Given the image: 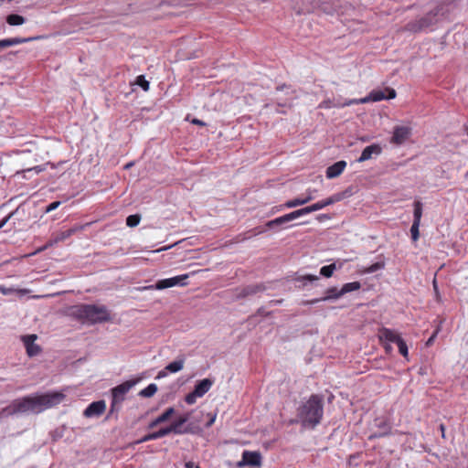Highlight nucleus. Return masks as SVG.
<instances>
[{
	"instance_id": "f257e3e1",
	"label": "nucleus",
	"mask_w": 468,
	"mask_h": 468,
	"mask_svg": "<svg viewBox=\"0 0 468 468\" xmlns=\"http://www.w3.org/2000/svg\"><path fill=\"white\" fill-rule=\"evenodd\" d=\"M64 398L65 395L58 391L26 396L13 400L10 405L4 408L0 412V417L5 418L20 413H39L58 405Z\"/></svg>"
},
{
	"instance_id": "0eeeda50",
	"label": "nucleus",
	"mask_w": 468,
	"mask_h": 468,
	"mask_svg": "<svg viewBox=\"0 0 468 468\" xmlns=\"http://www.w3.org/2000/svg\"><path fill=\"white\" fill-rule=\"evenodd\" d=\"M265 290L266 286L263 283L249 284L243 287L236 288L234 297L236 300L244 299L262 292Z\"/></svg>"
},
{
	"instance_id": "2eb2a0df",
	"label": "nucleus",
	"mask_w": 468,
	"mask_h": 468,
	"mask_svg": "<svg viewBox=\"0 0 468 468\" xmlns=\"http://www.w3.org/2000/svg\"><path fill=\"white\" fill-rule=\"evenodd\" d=\"M85 228L83 225L75 226L73 228H70L67 230L61 231L58 233L52 240H50L49 245L56 244L61 241H64L65 239H69L70 236L75 234L78 231L82 230Z\"/></svg>"
},
{
	"instance_id": "c03bdc74",
	"label": "nucleus",
	"mask_w": 468,
	"mask_h": 468,
	"mask_svg": "<svg viewBox=\"0 0 468 468\" xmlns=\"http://www.w3.org/2000/svg\"><path fill=\"white\" fill-rule=\"evenodd\" d=\"M60 205V202L59 201H54L52 203H50L45 209V212L46 213H48L50 211H53L55 209H57Z\"/></svg>"
},
{
	"instance_id": "2f4dec72",
	"label": "nucleus",
	"mask_w": 468,
	"mask_h": 468,
	"mask_svg": "<svg viewBox=\"0 0 468 468\" xmlns=\"http://www.w3.org/2000/svg\"><path fill=\"white\" fill-rule=\"evenodd\" d=\"M335 269H336L335 263L323 266L320 270V274L325 278H330V277H332Z\"/></svg>"
},
{
	"instance_id": "bb28decb",
	"label": "nucleus",
	"mask_w": 468,
	"mask_h": 468,
	"mask_svg": "<svg viewBox=\"0 0 468 468\" xmlns=\"http://www.w3.org/2000/svg\"><path fill=\"white\" fill-rule=\"evenodd\" d=\"M319 207H320V205H318V203L316 202V203H314V204H313L311 206H308V207H305L294 210L293 213H294L296 218H300L302 216H304L306 214H309V213L320 210Z\"/></svg>"
},
{
	"instance_id": "9b49d317",
	"label": "nucleus",
	"mask_w": 468,
	"mask_h": 468,
	"mask_svg": "<svg viewBox=\"0 0 468 468\" xmlns=\"http://www.w3.org/2000/svg\"><path fill=\"white\" fill-rule=\"evenodd\" d=\"M37 338V335H27L22 336V341L26 347L27 354L30 357L37 356L41 351L40 346L35 344Z\"/></svg>"
},
{
	"instance_id": "c85d7f7f",
	"label": "nucleus",
	"mask_w": 468,
	"mask_h": 468,
	"mask_svg": "<svg viewBox=\"0 0 468 468\" xmlns=\"http://www.w3.org/2000/svg\"><path fill=\"white\" fill-rule=\"evenodd\" d=\"M157 391V386L154 383L149 384L145 388L142 389L139 392V396L144 398H151L153 397Z\"/></svg>"
},
{
	"instance_id": "e2e57ef3",
	"label": "nucleus",
	"mask_w": 468,
	"mask_h": 468,
	"mask_svg": "<svg viewBox=\"0 0 468 468\" xmlns=\"http://www.w3.org/2000/svg\"><path fill=\"white\" fill-rule=\"evenodd\" d=\"M440 428H441V431H442V433H443V432H444V426H443V425H441V426H440Z\"/></svg>"
},
{
	"instance_id": "3c124183",
	"label": "nucleus",
	"mask_w": 468,
	"mask_h": 468,
	"mask_svg": "<svg viewBox=\"0 0 468 468\" xmlns=\"http://www.w3.org/2000/svg\"><path fill=\"white\" fill-rule=\"evenodd\" d=\"M276 99L278 100L277 104H278V106H279V107H287V106H290V105H291V104H290V103H288L287 101L282 102V101H281V99H280L279 97H277Z\"/></svg>"
},
{
	"instance_id": "7c9ffc66",
	"label": "nucleus",
	"mask_w": 468,
	"mask_h": 468,
	"mask_svg": "<svg viewBox=\"0 0 468 468\" xmlns=\"http://www.w3.org/2000/svg\"><path fill=\"white\" fill-rule=\"evenodd\" d=\"M422 216V204L420 201L414 202L413 222H420Z\"/></svg>"
},
{
	"instance_id": "ddd939ff",
	"label": "nucleus",
	"mask_w": 468,
	"mask_h": 468,
	"mask_svg": "<svg viewBox=\"0 0 468 468\" xmlns=\"http://www.w3.org/2000/svg\"><path fill=\"white\" fill-rule=\"evenodd\" d=\"M106 409V403L104 400H98L90 403L86 410H84L83 414L87 418L91 417H99L101 416Z\"/></svg>"
},
{
	"instance_id": "603ef678",
	"label": "nucleus",
	"mask_w": 468,
	"mask_h": 468,
	"mask_svg": "<svg viewBox=\"0 0 468 468\" xmlns=\"http://www.w3.org/2000/svg\"><path fill=\"white\" fill-rule=\"evenodd\" d=\"M156 282L152 285H147L142 288L143 291H150V290H156Z\"/></svg>"
},
{
	"instance_id": "de8ad7c7",
	"label": "nucleus",
	"mask_w": 468,
	"mask_h": 468,
	"mask_svg": "<svg viewBox=\"0 0 468 468\" xmlns=\"http://www.w3.org/2000/svg\"><path fill=\"white\" fill-rule=\"evenodd\" d=\"M191 122L193 124L199 125V126H205L206 125V122H204L203 121H201L199 119H197V118L192 119Z\"/></svg>"
},
{
	"instance_id": "412c9836",
	"label": "nucleus",
	"mask_w": 468,
	"mask_h": 468,
	"mask_svg": "<svg viewBox=\"0 0 468 468\" xmlns=\"http://www.w3.org/2000/svg\"><path fill=\"white\" fill-rule=\"evenodd\" d=\"M213 383L214 380L210 378H204L198 381L194 388L195 394L200 398L203 397L211 388Z\"/></svg>"
},
{
	"instance_id": "dca6fc26",
	"label": "nucleus",
	"mask_w": 468,
	"mask_h": 468,
	"mask_svg": "<svg viewBox=\"0 0 468 468\" xmlns=\"http://www.w3.org/2000/svg\"><path fill=\"white\" fill-rule=\"evenodd\" d=\"M382 152V149L379 144H373L368 146H367L361 153L360 157L357 159V162L362 163L367 160H369L372 158V156L378 155Z\"/></svg>"
},
{
	"instance_id": "cd10ccee",
	"label": "nucleus",
	"mask_w": 468,
	"mask_h": 468,
	"mask_svg": "<svg viewBox=\"0 0 468 468\" xmlns=\"http://www.w3.org/2000/svg\"><path fill=\"white\" fill-rule=\"evenodd\" d=\"M26 19L24 16H20V15H16V14H11L9 16H7L6 17V22L10 25V26H20V25H23L25 23Z\"/></svg>"
},
{
	"instance_id": "7ed1b4c3",
	"label": "nucleus",
	"mask_w": 468,
	"mask_h": 468,
	"mask_svg": "<svg viewBox=\"0 0 468 468\" xmlns=\"http://www.w3.org/2000/svg\"><path fill=\"white\" fill-rule=\"evenodd\" d=\"M70 314L90 324L107 322L111 319L110 313L104 305L79 304L70 308Z\"/></svg>"
},
{
	"instance_id": "c756f323",
	"label": "nucleus",
	"mask_w": 468,
	"mask_h": 468,
	"mask_svg": "<svg viewBox=\"0 0 468 468\" xmlns=\"http://www.w3.org/2000/svg\"><path fill=\"white\" fill-rule=\"evenodd\" d=\"M188 277H189V274L186 273V274H182V275H178V276H175V277L170 278L171 279V282H172V287H174V286H186L187 284L186 280Z\"/></svg>"
},
{
	"instance_id": "bf43d9fd",
	"label": "nucleus",
	"mask_w": 468,
	"mask_h": 468,
	"mask_svg": "<svg viewBox=\"0 0 468 468\" xmlns=\"http://www.w3.org/2000/svg\"><path fill=\"white\" fill-rule=\"evenodd\" d=\"M194 463L193 462H187L186 463L185 466L186 468H193L194 467Z\"/></svg>"
},
{
	"instance_id": "6e6d98bb",
	"label": "nucleus",
	"mask_w": 468,
	"mask_h": 468,
	"mask_svg": "<svg viewBox=\"0 0 468 468\" xmlns=\"http://www.w3.org/2000/svg\"><path fill=\"white\" fill-rule=\"evenodd\" d=\"M321 301H322L321 298H319V299H313V300H310V301L306 302V304H314V303H319Z\"/></svg>"
},
{
	"instance_id": "6e6552de",
	"label": "nucleus",
	"mask_w": 468,
	"mask_h": 468,
	"mask_svg": "<svg viewBox=\"0 0 468 468\" xmlns=\"http://www.w3.org/2000/svg\"><path fill=\"white\" fill-rule=\"evenodd\" d=\"M262 457L259 452L244 451L241 460L237 463L239 468L245 466L260 467L261 465Z\"/></svg>"
},
{
	"instance_id": "13d9d810",
	"label": "nucleus",
	"mask_w": 468,
	"mask_h": 468,
	"mask_svg": "<svg viewBox=\"0 0 468 468\" xmlns=\"http://www.w3.org/2000/svg\"><path fill=\"white\" fill-rule=\"evenodd\" d=\"M31 170H35L37 173H39V172L43 171V168L41 166H35V167L29 169L28 171H31Z\"/></svg>"
},
{
	"instance_id": "09e8293b",
	"label": "nucleus",
	"mask_w": 468,
	"mask_h": 468,
	"mask_svg": "<svg viewBox=\"0 0 468 468\" xmlns=\"http://www.w3.org/2000/svg\"><path fill=\"white\" fill-rule=\"evenodd\" d=\"M12 213L9 214L7 217L4 218L1 221H0V229L8 222L9 218L12 217Z\"/></svg>"
},
{
	"instance_id": "aec40b11",
	"label": "nucleus",
	"mask_w": 468,
	"mask_h": 468,
	"mask_svg": "<svg viewBox=\"0 0 468 468\" xmlns=\"http://www.w3.org/2000/svg\"><path fill=\"white\" fill-rule=\"evenodd\" d=\"M379 339L382 342L398 344L402 338L395 331L383 328L379 331Z\"/></svg>"
},
{
	"instance_id": "20e7f679",
	"label": "nucleus",
	"mask_w": 468,
	"mask_h": 468,
	"mask_svg": "<svg viewBox=\"0 0 468 468\" xmlns=\"http://www.w3.org/2000/svg\"><path fill=\"white\" fill-rule=\"evenodd\" d=\"M445 14V5H439L423 16L409 21L403 27L404 31L410 33L423 32L436 25Z\"/></svg>"
},
{
	"instance_id": "e433bc0d",
	"label": "nucleus",
	"mask_w": 468,
	"mask_h": 468,
	"mask_svg": "<svg viewBox=\"0 0 468 468\" xmlns=\"http://www.w3.org/2000/svg\"><path fill=\"white\" fill-rule=\"evenodd\" d=\"M420 222H413L410 228L411 239L413 241H417L420 237L419 228Z\"/></svg>"
},
{
	"instance_id": "ea45409f",
	"label": "nucleus",
	"mask_w": 468,
	"mask_h": 468,
	"mask_svg": "<svg viewBox=\"0 0 468 468\" xmlns=\"http://www.w3.org/2000/svg\"><path fill=\"white\" fill-rule=\"evenodd\" d=\"M350 195H351V193L349 191L346 190L341 193L334 194L333 196H331V197H332L333 203L335 204L336 202L341 201L343 198H345L346 197H348Z\"/></svg>"
},
{
	"instance_id": "72a5a7b5",
	"label": "nucleus",
	"mask_w": 468,
	"mask_h": 468,
	"mask_svg": "<svg viewBox=\"0 0 468 468\" xmlns=\"http://www.w3.org/2000/svg\"><path fill=\"white\" fill-rule=\"evenodd\" d=\"M141 216L138 214L130 215L126 218V225L130 228H134L139 225Z\"/></svg>"
},
{
	"instance_id": "58836bf2",
	"label": "nucleus",
	"mask_w": 468,
	"mask_h": 468,
	"mask_svg": "<svg viewBox=\"0 0 468 468\" xmlns=\"http://www.w3.org/2000/svg\"><path fill=\"white\" fill-rule=\"evenodd\" d=\"M398 347H399V353L406 358H408V355H409V352H408V346H407V344L406 342L401 339L399 341V343L397 344Z\"/></svg>"
},
{
	"instance_id": "1a4fd4ad",
	"label": "nucleus",
	"mask_w": 468,
	"mask_h": 468,
	"mask_svg": "<svg viewBox=\"0 0 468 468\" xmlns=\"http://www.w3.org/2000/svg\"><path fill=\"white\" fill-rule=\"evenodd\" d=\"M188 420H189V414H185L183 416H180L171 425L167 426L169 433H175V434L193 433V430L190 425L183 427V425L186 422H187Z\"/></svg>"
},
{
	"instance_id": "b1692460",
	"label": "nucleus",
	"mask_w": 468,
	"mask_h": 468,
	"mask_svg": "<svg viewBox=\"0 0 468 468\" xmlns=\"http://www.w3.org/2000/svg\"><path fill=\"white\" fill-rule=\"evenodd\" d=\"M360 288H361V283L359 282H347L343 285V287L339 290L337 294L331 295L330 297H332V296L341 297V296L345 295L346 293H348V292H351L354 291H357Z\"/></svg>"
},
{
	"instance_id": "a19ab883",
	"label": "nucleus",
	"mask_w": 468,
	"mask_h": 468,
	"mask_svg": "<svg viewBox=\"0 0 468 468\" xmlns=\"http://www.w3.org/2000/svg\"><path fill=\"white\" fill-rule=\"evenodd\" d=\"M197 398H200L198 395H196L195 394V391L193 390L192 392L188 393L186 398H185V401L188 404V405H192L196 402L197 399Z\"/></svg>"
},
{
	"instance_id": "c9c22d12",
	"label": "nucleus",
	"mask_w": 468,
	"mask_h": 468,
	"mask_svg": "<svg viewBox=\"0 0 468 468\" xmlns=\"http://www.w3.org/2000/svg\"><path fill=\"white\" fill-rule=\"evenodd\" d=\"M156 290H165L172 287L171 279H163L156 282Z\"/></svg>"
},
{
	"instance_id": "79ce46f5",
	"label": "nucleus",
	"mask_w": 468,
	"mask_h": 468,
	"mask_svg": "<svg viewBox=\"0 0 468 468\" xmlns=\"http://www.w3.org/2000/svg\"><path fill=\"white\" fill-rule=\"evenodd\" d=\"M318 279L319 278L316 275L307 274V275L299 277L297 280L300 282L308 281V282H312L317 281Z\"/></svg>"
},
{
	"instance_id": "4c0bfd02",
	"label": "nucleus",
	"mask_w": 468,
	"mask_h": 468,
	"mask_svg": "<svg viewBox=\"0 0 468 468\" xmlns=\"http://www.w3.org/2000/svg\"><path fill=\"white\" fill-rule=\"evenodd\" d=\"M338 292H339V290H337L336 287H331V288L327 289L326 295L324 297H322L321 300H323V301L336 300L339 297H335V296L329 297V296L337 294Z\"/></svg>"
},
{
	"instance_id": "0e129e2a",
	"label": "nucleus",
	"mask_w": 468,
	"mask_h": 468,
	"mask_svg": "<svg viewBox=\"0 0 468 468\" xmlns=\"http://www.w3.org/2000/svg\"><path fill=\"white\" fill-rule=\"evenodd\" d=\"M195 468H200L198 465H197Z\"/></svg>"
},
{
	"instance_id": "f704fd0d",
	"label": "nucleus",
	"mask_w": 468,
	"mask_h": 468,
	"mask_svg": "<svg viewBox=\"0 0 468 468\" xmlns=\"http://www.w3.org/2000/svg\"><path fill=\"white\" fill-rule=\"evenodd\" d=\"M135 84L142 87V89L144 91H147L149 90V81L145 80V77L144 75H139L136 78Z\"/></svg>"
},
{
	"instance_id": "a18cd8bd",
	"label": "nucleus",
	"mask_w": 468,
	"mask_h": 468,
	"mask_svg": "<svg viewBox=\"0 0 468 468\" xmlns=\"http://www.w3.org/2000/svg\"><path fill=\"white\" fill-rule=\"evenodd\" d=\"M317 203H318V205H320V207H319L320 209H322L329 205L334 204L331 197L324 200L318 201Z\"/></svg>"
},
{
	"instance_id": "37998d69",
	"label": "nucleus",
	"mask_w": 468,
	"mask_h": 468,
	"mask_svg": "<svg viewBox=\"0 0 468 468\" xmlns=\"http://www.w3.org/2000/svg\"><path fill=\"white\" fill-rule=\"evenodd\" d=\"M319 8L321 11H323L324 13H325L327 15L334 14V9L332 7H330L327 4H324V3L321 4Z\"/></svg>"
},
{
	"instance_id": "a878e982",
	"label": "nucleus",
	"mask_w": 468,
	"mask_h": 468,
	"mask_svg": "<svg viewBox=\"0 0 468 468\" xmlns=\"http://www.w3.org/2000/svg\"><path fill=\"white\" fill-rule=\"evenodd\" d=\"M347 100L342 101L340 100H327L321 102L319 105L320 108L329 109V108H343L346 106H350L351 104H344Z\"/></svg>"
},
{
	"instance_id": "f03ea898",
	"label": "nucleus",
	"mask_w": 468,
	"mask_h": 468,
	"mask_svg": "<svg viewBox=\"0 0 468 468\" xmlns=\"http://www.w3.org/2000/svg\"><path fill=\"white\" fill-rule=\"evenodd\" d=\"M323 398L314 394L298 409L297 417L303 427L314 429L323 418Z\"/></svg>"
},
{
	"instance_id": "4d7b16f0",
	"label": "nucleus",
	"mask_w": 468,
	"mask_h": 468,
	"mask_svg": "<svg viewBox=\"0 0 468 468\" xmlns=\"http://www.w3.org/2000/svg\"><path fill=\"white\" fill-rule=\"evenodd\" d=\"M215 420H216V416H213V417L208 420V422L207 423V427H210V426H212V424L214 423Z\"/></svg>"
},
{
	"instance_id": "864d4df0",
	"label": "nucleus",
	"mask_w": 468,
	"mask_h": 468,
	"mask_svg": "<svg viewBox=\"0 0 468 468\" xmlns=\"http://www.w3.org/2000/svg\"><path fill=\"white\" fill-rule=\"evenodd\" d=\"M330 218V216L327 215V214H321L317 217V219L319 221H323L324 219H329Z\"/></svg>"
},
{
	"instance_id": "052dcab7",
	"label": "nucleus",
	"mask_w": 468,
	"mask_h": 468,
	"mask_svg": "<svg viewBox=\"0 0 468 468\" xmlns=\"http://www.w3.org/2000/svg\"><path fill=\"white\" fill-rule=\"evenodd\" d=\"M385 349H386L388 352H390V351H391V349H392V347H391V346H390L389 344H386V345H385Z\"/></svg>"
},
{
	"instance_id": "473e14b6",
	"label": "nucleus",
	"mask_w": 468,
	"mask_h": 468,
	"mask_svg": "<svg viewBox=\"0 0 468 468\" xmlns=\"http://www.w3.org/2000/svg\"><path fill=\"white\" fill-rule=\"evenodd\" d=\"M385 268V262L383 261H378L369 267L363 270L364 273H373Z\"/></svg>"
},
{
	"instance_id": "393cba45",
	"label": "nucleus",
	"mask_w": 468,
	"mask_h": 468,
	"mask_svg": "<svg viewBox=\"0 0 468 468\" xmlns=\"http://www.w3.org/2000/svg\"><path fill=\"white\" fill-rule=\"evenodd\" d=\"M185 364V357L181 356L176 359L175 361L169 363L165 367V370L171 372V373H176L183 369Z\"/></svg>"
},
{
	"instance_id": "5fc2aeb1",
	"label": "nucleus",
	"mask_w": 468,
	"mask_h": 468,
	"mask_svg": "<svg viewBox=\"0 0 468 468\" xmlns=\"http://www.w3.org/2000/svg\"><path fill=\"white\" fill-rule=\"evenodd\" d=\"M166 371H167V370H165V369H163V370H161V371H159V372H158V374H157V376H156V378H161L165 377V376L167 375V374H166Z\"/></svg>"
},
{
	"instance_id": "a211bd4d",
	"label": "nucleus",
	"mask_w": 468,
	"mask_h": 468,
	"mask_svg": "<svg viewBox=\"0 0 468 468\" xmlns=\"http://www.w3.org/2000/svg\"><path fill=\"white\" fill-rule=\"evenodd\" d=\"M38 38H40V37H13V38L1 39L0 40V49L5 48H8L11 46L18 45V44L27 43V42H30V41H33V40H36Z\"/></svg>"
},
{
	"instance_id": "423d86ee",
	"label": "nucleus",
	"mask_w": 468,
	"mask_h": 468,
	"mask_svg": "<svg viewBox=\"0 0 468 468\" xmlns=\"http://www.w3.org/2000/svg\"><path fill=\"white\" fill-rule=\"evenodd\" d=\"M138 381L139 379L127 380L112 389L111 412H113L115 410H117L119 409L121 403L124 400V396Z\"/></svg>"
},
{
	"instance_id": "4be33fe9",
	"label": "nucleus",
	"mask_w": 468,
	"mask_h": 468,
	"mask_svg": "<svg viewBox=\"0 0 468 468\" xmlns=\"http://www.w3.org/2000/svg\"><path fill=\"white\" fill-rule=\"evenodd\" d=\"M168 434H170L169 431H168L167 427H165V428L160 429L157 431H154V432H151V433H148V434L144 435L143 438L139 439L134 443L135 444H140V443H143V442H146L148 441L156 440V439L165 437V436H166Z\"/></svg>"
},
{
	"instance_id": "4468645a",
	"label": "nucleus",
	"mask_w": 468,
	"mask_h": 468,
	"mask_svg": "<svg viewBox=\"0 0 468 468\" xmlns=\"http://www.w3.org/2000/svg\"><path fill=\"white\" fill-rule=\"evenodd\" d=\"M375 426L379 429V431H376L373 434H371L368 439L372 440L375 438H380L386 435H388L391 431V426L385 419H376L375 420Z\"/></svg>"
},
{
	"instance_id": "6ab92c4d",
	"label": "nucleus",
	"mask_w": 468,
	"mask_h": 468,
	"mask_svg": "<svg viewBox=\"0 0 468 468\" xmlns=\"http://www.w3.org/2000/svg\"><path fill=\"white\" fill-rule=\"evenodd\" d=\"M296 217L292 212L289 213V214H286V215H283L282 217H279V218H276L272 220H270L266 223V226L269 228V229H273V228H276V227H281V226H283L284 224H287L289 222H291L292 220L295 219Z\"/></svg>"
},
{
	"instance_id": "49530a36",
	"label": "nucleus",
	"mask_w": 468,
	"mask_h": 468,
	"mask_svg": "<svg viewBox=\"0 0 468 468\" xmlns=\"http://www.w3.org/2000/svg\"><path fill=\"white\" fill-rule=\"evenodd\" d=\"M437 334H438V330H436V331L431 335V336L427 340V342H426V346H431V345H432V343H433V341H434V339H435V337H436Z\"/></svg>"
},
{
	"instance_id": "f8f14e48",
	"label": "nucleus",
	"mask_w": 468,
	"mask_h": 468,
	"mask_svg": "<svg viewBox=\"0 0 468 468\" xmlns=\"http://www.w3.org/2000/svg\"><path fill=\"white\" fill-rule=\"evenodd\" d=\"M315 192H316L315 189H307L303 197H296V198L288 200L284 203L283 206L287 208H292V207L305 205L314 198V194Z\"/></svg>"
},
{
	"instance_id": "39448f33",
	"label": "nucleus",
	"mask_w": 468,
	"mask_h": 468,
	"mask_svg": "<svg viewBox=\"0 0 468 468\" xmlns=\"http://www.w3.org/2000/svg\"><path fill=\"white\" fill-rule=\"evenodd\" d=\"M396 97V91L394 89L386 88L385 90H374L367 96L356 100H348L344 104H360L367 103L369 101H380L382 100L394 99Z\"/></svg>"
},
{
	"instance_id": "9d476101",
	"label": "nucleus",
	"mask_w": 468,
	"mask_h": 468,
	"mask_svg": "<svg viewBox=\"0 0 468 468\" xmlns=\"http://www.w3.org/2000/svg\"><path fill=\"white\" fill-rule=\"evenodd\" d=\"M411 129L408 126H396L394 127L393 136L391 143L397 145L404 144L410 136Z\"/></svg>"
},
{
	"instance_id": "8fccbe9b",
	"label": "nucleus",
	"mask_w": 468,
	"mask_h": 468,
	"mask_svg": "<svg viewBox=\"0 0 468 468\" xmlns=\"http://www.w3.org/2000/svg\"><path fill=\"white\" fill-rule=\"evenodd\" d=\"M0 292L3 294L7 295V294H10L13 292V289L2 286V287H0Z\"/></svg>"
},
{
	"instance_id": "f3484780",
	"label": "nucleus",
	"mask_w": 468,
	"mask_h": 468,
	"mask_svg": "<svg viewBox=\"0 0 468 468\" xmlns=\"http://www.w3.org/2000/svg\"><path fill=\"white\" fill-rule=\"evenodd\" d=\"M346 166V161H338L326 168V177L329 179L339 176Z\"/></svg>"
},
{
	"instance_id": "5701e85b",
	"label": "nucleus",
	"mask_w": 468,
	"mask_h": 468,
	"mask_svg": "<svg viewBox=\"0 0 468 468\" xmlns=\"http://www.w3.org/2000/svg\"><path fill=\"white\" fill-rule=\"evenodd\" d=\"M174 413H175V409L173 407L167 408L161 415H159L156 419L152 420L148 424L147 428L148 429H154L157 425H159V424H161L163 422L167 421Z\"/></svg>"
},
{
	"instance_id": "680f3d73",
	"label": "nucleus",
	"mask_w": 468,
	"mask_h": 468,
	"mask_svg": "<svg viewBox=\"0 0 468 468\" xmlns=\"http://www.w3.org/2000/svg\"><path fill=\"white\" fill-rule=\"evenodd\" d=\"M284 88H285V86H284V85H283V86H281V87H278V88H277V92H279L280 90H282V89H284Z\"/></svg>"
}]
</instances>
